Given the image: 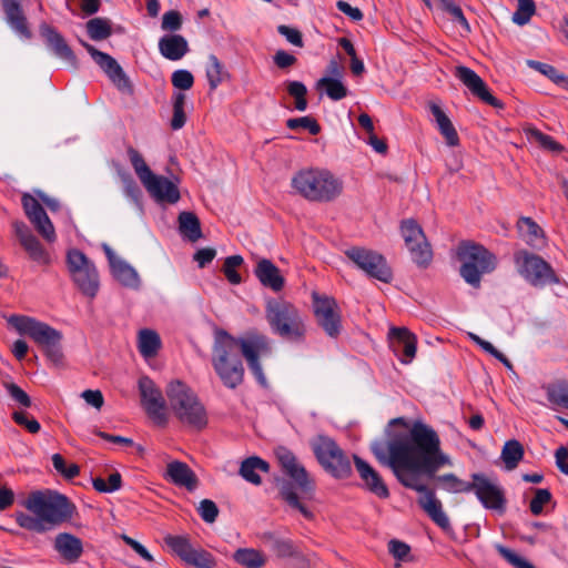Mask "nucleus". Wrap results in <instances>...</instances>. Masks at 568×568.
I'll return each mask as SVG.
<instances>
[{
    "mask_svg": "<svg viewBox=\"0 0 568 568\" xmlns=\"http://www.w3.org/2000/svg\"><path fill=\"white\" fill-rule=\"evenodd\" d=\"M371 450L382 465L392 469L403 486L420 494L417 503L436 525L443 529L450 527L440 500L422 481V475L435 479L443 489L455 494L469 493L470 481L462 480L454 474L436 476L443 466L452 465V462L442 452L440 439L432 427L415 422L409 433H396L386 444L374 440Z\"/></svg>",
    "mask_w": 568,
    "mask_h": 568,
    "instance_id": "1",
    "label": "nucleus"
},
{
    "mask_svg": "<svg viewBox=\"0 0 568 568\" xmlns=\"http://www.w3.org/2000/svg\"><path fill=\"white\" fill-rule=\"evenodd\" d=\"M22 505L32 515L17 513V524L38 534L69 523L75 511V506L67 496L53 490L31 491Z\"/></svg>",
    "mask_w": 568,
    "mask_h": 568,
    "instance_id": "2",
    "label": "nucleus"
},
{
    "mask_svg": "<svg viewBox=\"0 0 568 568\" xmlns=\"http://www.w3.org/2000/svg\"><path fill=\"white\" fill-rule=\"evenodd\" d=\"M212 366L222 384L235 389L244 381V365L237 353L235 337L226 331H219L212 347Z\"/></svg>",
    "mask_w": 568,
    "mask_h": 568,
    "instance_id": "3",
    "label": "nucleus"
},
{
    "mask_svg": "<svg viewBox=\"0 0 568 568\" xmlns=\"http://www.w3.org/2000/svg\"><path fill=\"white\" fill-rule=\"evenodd\" d=\"M165 392L171 410L183 425L196 430L207 425L206 409L189 385L172 381Z\"/></svg>",
    "mask_w": 568,
    "mask_h": 568,
    "instance_id": "4",
    "label": "nucleus"
},
{
    "mask_svg": "<svg viewBox=\"0 0 568 568\" xmlns=\"http://www.w3.org/2000/svg\"><path fill=\"white\" fill-rule=\"evenodd\" d=\"M294 191L311 202H331L343 191V183L327 170H301L292 178Z\"/></svg>",
    "mask_w": 568,
    "mask_h": 568,
    "instance_id": "5",
    "label": "nucleus"
},
{
    "mask_svg": "<svg viewBox=\"0 0 568 568\" xmlns=\"http://www.w3.org/2000/svg\"><path fill=\"white\" fill-rule=\"evenodd\" d=\"M8 322L19 334L28 335L42 349L50 362L54 365L62 364V333L60 331L47 323L23 315H12Z\"/></svg>",
    "mask_w": 568,
    "mask_h": 568,
    "instance_id": "6",
    "label": "nucleus"
},
{
    "mask_svg": "<svg viewBox=\"0 0 568 568\" xmlns=\"http://www.w3.org/2000/svg\"><path fill=\"white\" fill-rule=\"evenodd\" d=\"M266 320L273 331L288 342L300 343L305 335V325L298 310L282 300H270L266 305Z\"/></svg>",
    "mask_w": 568,
    "mask_h": 568,
    "instance_id": "7",
    "label": "nucleus"
},
{
    "mask_svg": "<svg viewBox=\"0 0 568 568\" xmlns=\"http://www.w3.org/2000/svg\"><path fill=\"white\" fill-rule=\"evenodd\" d=\"M457 256L462 262V277L474 287H479L483 274L490 273L496 267L495 255L483 245L473 242H462Z\"/></svg>",
    "mask_w": 568,
    "mask_h": 568,
    "instance_id": "8",
    "label": "nucleus"
},
{
    "mask_svg": "<svg viewBox=\"0 0 568 568\" xmlns=\"http://www.w3.org/2000/svg\"><path fill=\"white\" fill-rule=\"evenodd\" d=\"M311 447L320 465L333 477L351 476V460L333 438L318 435L312 439Z\"/></svg>",
    "mask_w": 568,
    "mask_h": 568,
    "instance_id": "9",
    "label": "nucleus"
},
{
    "mask_svg": "<svg viewBox=\"0 0 568 568\" xmlns=\"http://www.w3.org/2000/svg\"><path fill=\"white\" fill-rule=\"evenodd\" d=\"M235 343L237 345L239 355H243L257 383L265 387L267 381L263 373L260 358L268 356L272 353L268 338L260 333H247L243 337H235Z\"/></svg>",
    "mask_w": 568,
    "mask_h": 568,
    "instance_id": "10",
    "label": "nucleus"
},
{
    "mask_svg": "<svg viewBox=\"0 0 568 568\" xmlns=\"http://www.w3.org/2000/svg\"><path fill=\"white\" fill-rule=\"evenodd\" d=\"M67 264L71 277L82 294L94 297L99 291V274L94 264L79 250H70Z\"/></svg>",
    "mask_w": 568,
    "mask_h": 568,
    "instance_id": "11",
    "label": "nucleus"
},
{
    "mask_svg": "<svg viewBox=\"0 0 568 568\" xmlns=\"http://www.w3.org/2000/svg\"><path fill=\"white\" fill-rule=\"evenodd\" d=\"M345 255L369 277L383 283H390L393 272L386 258L376 251L353 246L345 251Z\"/></svg>",
    "mask_w": 568,
    "mask_h": 568,
    "instance_id": "12",
    "label": "nucleus"
},
{
    "mask_svg": "<svg viewBox=\"0 0 568 568\" xmlns=\"http://www.w3.org/2000/svg\"><path fill=\"white\" fill-rule=\"evenodd\" d=\"M515 261L519 273L534 286H545L559 282L550 264L536 254L521 251L515 255Z\"/></svg>",
    "mask_w": 568,
    "mask_h": 568,
    "instance_id": "13",
    "label": "nucleus"
},
{
    "mask_svg": "<svg viewBox=\"0 0 568 568\" xmlns=\"http://www.w3.org/2000/svg\"><path fill=\"white\" fill-rule=\"evenodd\" d=\"M400 234L413 262L426 267L433 258V251L422 226L413 219L403 220Z\"/></svg>",
    "mask_w": 568,
    "mask_h": 568,
    "instance_id": "14",
    "label": "nucleus"
},
{
    "mask_svg": "<svg viewBox=\"0 0 568 568\" xmlns=\"http://www.w3.org/2000/svg\"><path fill=\"white\" fill-rule=\"evenodd\" d=\"M165 545L182 561L196 568H214V557L201 547H194L187 536L168 535Z\"/></svg>",
    "mask_w": 568,
    "mask_h": 568,
    "instance_id": "15",
    "label": "nucleus"
},
{
    "mask_svg": "<svg viewBox=\"0 0 568 568\" xmlns=\"http://www.w3.org/2000/svg\"><path fill=\"white\" fill-rule=\"evenodd\" d=\"M473 491L480 504L487 509L504 511L506 498L503 487L497 480L483 473L471 474L469 493Z\"/></svg>",
    "mask_w": 568,
    "mask_h": 568,
    "instance_id": "16",
    "label": "nucleus"
},
{
    "mask_svg": "<svg viewBox=\"0 0 568 568\" xmlns=\"http://www.w3.org/2000/svg\"><path fill=\"white\" fill-rule=\"evenodd\" d=\"M313 307L318 326L329 337H337L342 329V316L335 298L314 293Z\"/></svg>",
    "mask_w": 568,
    "mask_h": 568,
    "instance_id": "17",
    "label": "nucleus"
},
{
    "mask_svg": "<svg viewBox=\"0 0 568 568\" xmlns=\"http://www.w3.org/2000/svg\"><path fill=\"white\" fill-rule=\"evenodd\" d=\"M274 454L283 470L296 485L303 494H311L314 491V481L310 477L305 467L298 462L297 457L288 448L278 446L275 448Z\"/></svg>",
    "mask_w": 568,
    "mask_h": 568,
    "instance_id": "18",
    "label": "nucleus"
},
{
    "mask_svg": "<svg viewBox=\"0 0 568 568\" xmlns=\"http://www.w3.org/2000/svg\"><path fill=\"white\" fill-rule=\"evenodd\" d=\"M139 389L142 405L149 417L158 425H165L168 422L166 404L161 389L148 376L139 379Z\"/></svg>",
    "mask_w": 568,
    "mask_h": 568,
    "instance_id": "19",
    "label": "nucleus"
},
{
    "mask_svg": "<svg viewBox=\"0 0 568 568\" xmlns=\"http://www.w3.org/2000/svg\"><path fill=\"white\" fill-rule=\"evenodd\" d=\"M85 50L89 52L93 61L103 70L110 81L123 93L131 94L133 87L130 79L123 71L118 61L108 53L99 51L93 45L82 42Z\"/></svg>",
    "mask_w": 568,
    "mask_h": 568,
    "instance_id": "20",
    "label": "nucleus"
},
{
    "mask_svg": "<svg viewBox=\"0 0 568 568\" xmlns=\"http://www.w3.org/2000/svg\"><path fill=\"white\" fill-rule=\"evenodd\" d=\"M455 77L463 82L468 90L483 102L503 109L504 103L495 98L488 90L483 79L470 68L458 65L455 68Z\"/></svg>",
    "mask_w": 568,
    "mask_h": 568,
    "instance_id": "21",
    "label": "nucleus"
},
{
    "mask_svg": "<svg viewBox=\"0 0 568 568\" xmlns=\"http://www.w3.org/2000/svg\"><path fill=\"white\" fill-rule=\"evenodd\" d=\"M389 346L398 359L408 364L416 355L417 338L406 327H390L388 332Z\"/></svg>",
    "mask_w": 568,
    "mask_h": 568,
    "instance_id": "22",
    "label": "nucleus"
},
{
    "mask_svg": "<svg viewBox=\"0 0 568 568\" xmlns=\"http://www.w3.org/2000/svg\"><path fill=\"white\" fill-rule=\"evenodd\" d=\"M39 29L41 37L45 41V44L54 53V55L65 61L69 65L77 68V57L62 34L58 32L55 28L47 23H41Z\"/></svg>",
    "mask_w": 568,
    "mask_h": 568,
    "instance_id": "23",
    "label": "nucleus"
},
{
    "mask_svg": "<svg viewBox=\"0 0 568 568\" xmlns=\"http://www.w3.org/2000/svg\"><path fill=\"white\" fill-rule=\"evenodd\" d=\"M103 251L108 257L111 273L114 278L123 286L134 290L139 288L141 281L135 268L128 264L124 260L118 257L109 245L104 244Z\"/></svg>",
    "mask_w": 568,
    "mask_h": 568,
    "instance_id": "24",
    "label": "nucleus"
},
{
    "mask_svg": "<svg viewBox=\"0 0 568 568\" xmlns=\"http://www.w3.org/2000/svg\"><path fill=\"white\" fill-rule=\"evenodd\" d=\"M143 186L159 203L175 204L181 197L176 184L162 175H152L149 180L144 181Z\"/></svg>",
    "mask_w": 568,
    "mask_h": 568,
    "instance_id": "25",
    "label": "nucleus"
},
{
    "mask_svg": "<svg viewBox=\"0 0 568 568\" xmlns=\"http://www.w3.org/2000/svg\"><path fill=\"white\" fill-rule=\"evenodd\" d=\"M14 230L21 246L32 261L42 265L50 264L51 258L49 253L23 222H16Z\"/></svg>",
    "mask_w": 568,
    "mask_h": 568,
    "instance_id": "26",
    "label": "nucleus"
},
{
    "mask_svg": "<svg viewBox=\"0 0 568 568\" xmlns=\"http://www.w3.org/2000/svg\"><path fill=\"white\" fill-rule=\"evenodd\" d=\"M354 463L361 479L364 481L365 488L378 498H388L389 490L382 476L368 463L356 455H354Z\"/></svg>",
    "mask_w": 568,
    "mask_h": 568,
    "instance_id": "27",
    "label": "nucleus"
},
{
    "mask_svg": "<svg viewBox=\"0 0 568 568\" xmlns=\"http://www.w3.org/2000/svg\"><path fill=\"white\" fill-rule=\"evenodd\" d=\"M164 478L178 487L194 491L199 486V478L191 467L183 462L173 460L168 464Z\"/></svg>",
    "mask_w": 568,
    "mask_h": 568,
    "instance_id": "28",
    "label": "nucleus"
},
{
    "mask_svg": "<svg viewBox=\"0 0 568 568\" xmlns=\"http://www.w3.org/2000/svg\"><path fill=\"white\" fill-rule=\"evenodd\" d=\"M53 549L65 562L74 564L83 554V542L70 532H60L54 538Z\"/></svg>",
    "mask_w": 568,
    "mask_h": 568,
    "instance_id": "29",
    "label": "nucleus"
},
{
    "mask_svg": "<svg viewBox=\"0 0 568 568\" xmlns=\"http://www.w3.org/2000/svg\"><path fill=\"white\" fill-rule=\"evenodd\" d=\"M1 6L10 28L19 36L30 39L32 33L21 7V0H1Z\"/></svg>",
    "mask_w": 568,
    "mask_h": 568,
    "instance_id": "30",
    "label": "nucleus"
},
{
    "mask_svg": "<svg viewBox=\"0 0 568 568\" xmlns=\"http://www.w3.org/2000/svg\"><path fill=\"white\" fill-rule=\"evenodd\" d=\"M254 274L263 286L273 292L282 291L285 285V278L281 275L280 268L267 258H261L257 262Z\"/></svg>",
    "mask_w": 568,
    "mask_h": 568,
    "instance_id": "31",
    "label": "nucleus"
},
{
    "mask_svg": "<svg viewBox=\"0 0 568 568\" xmlns=\"http://www.w3.org/2000/svg\"><path fill=\"white\" fill-rule=\"evenodd\" d=\"M262 540L278 558H300L301 550L288 538H282L274 532H264Z\"/></svg>",
    "mask_w": 568,
    "mask_h": 568,
    "instance_id": "32",
    "label": "nucleus"
},
{
    "mask_svg": "<svg viewBox=\"0 0 568 568\" xmlns=\"http://www.w3.org/2000/svg\"><path fill=\"white\" fill-rule=\"evenodd\" d=\"M161 54L171 61L182 59L189 51L187 41L180 34L164 36L159 41Z\"/></svg>",
    "mask_w": 568,
    "mask_h": 568,
    "instance_id": "33",
    "label": "nucleus"
},
{
    "mask_svg": "<svg viewBox=\"0 0 568 568\" xmlns=\"http://www.w3.org/2000/svg\"><path fill=\"white\" fill-rule=\"evenodd\" d=\"M428 108L434 115L438 130L445 138L447 144L450 146H456L459 143V138L449 118L435 102H429Z\"/></svg>",
    "mask_w": 568,
    "mask_h": 568,
    "instance_id": "34",
    "label": "nucleus"
},
{
    "mask_svg": "<svg viewBox=\"0 0 568 568\" xmlns=\"http://www.w3.org/2000/svg\"><path fill=\"white\" fill-rule=\"evenodd\" d=\"M257 471H262V473L270 471V464L266 460H264L257 456H252V457L244 459L241 463L240 470H239L240 475L246 481L258 486V485H261L262 479H261L260 475L257 474Z\"/></svg>",
    "mask_w": 568,
    "mask_h": 568,
    "instance_id": "35",
    "label": "nucleus"
},
{
    "mask_svg": "<svg viewBox=\"0 0 568 568\" xmlns=\"http://www.w3.org/2000/svg\"><path fill=\"white\" fill-rule=\"evenodd\" d=\"M546 397L551 407H562L568 409V381L559 379L542 386Z\"/></svg>",
    "mask_w": 568,
    "mask_h": 568,
    "instance_id": "36",
    "label": "nucleus"
},
{
    "mask_svg": "<svg viewBox=\"0 0 568 568\" xmlns=\"http://www.w3.org/2000/svg\"><path fill=\"white\" fill-rule=\"evenodd\" d=\"M161 345L160 335L155 331L144 328L139 332L138 347L144 358L154 357L161 348Z\"/></svg>",
    "mask_w": 568,
    "mask_h": 568,
    "instance_id": "37",
    "label": "nucleus"
},
{
    "mask_svg": "<svg viewBox=\"0 0 568 568\" xmlns=\"http://www.w3.org/2000/svg\"><path fill=\"white\" fill-rule=\"evenodd\" d=\"M179 231L190 242H196L202 237L200 220L192 212H181L179 214Z\"/></svg>",
    "mask_w": 568,
    "mask_h": 568,
    "instance_id": "38",
    "label": "nucleus"
},
{
    "mask_svg": "<svg viewBox=\"0 0 568 568\" xmlns=\"http://www.w3.org/2000/svg\"><path fill=\"white\" fill-rule=\"evenodd\" d=\"M233 559L244 568H263L266 564L265 555L254 548H239L233 554Z\"/></svg>",
    "mask_w": 568,
    "mask_h": 568,
    "instance_id": "39",
    "label": "nucleus"
},
{
    "mask_svg": "<svg viewBox=\"0 0 568 568\" xmlns=\"http://www.w3.org/2000/svg\"><path fill=\"white\" fill-rule=\"evenodd\" d=\"M518 230L525 241L531 246H538L544 241L542 229L530 217H520L517 222Z\"/></svg>",
    "mask_w": 568,
    "mask_h": 568,
    "instance_id": "40",
    "label": "nucleus"
},
{
    "mask_svg": "<svg viewBox=\"0 0 568 568\" xmlns=\"http://www.w3.org/2000/svg\"><path fill=\"white\" fill-rule=\"evenodd\" d=\"M524 454L525 450L523 445L516 439H510L505 443L501 449L500 458L505 463L506 469L513 470L518 466L519 462L524 457Z\"/></svg>",
    "mask_w": 568,
    "mask_h": 568,
    "instance_id": "41",
    "label": "nucleus"
},
{
    "mask_svg": "<svg viewBox=\"0 0 568 568\" xmlns=\"http://www.w3.org/2000/svg\"><path fill=\"white\" fill-rule=\"evenodd\" d=\"M317 89H324L326 95L333 101H339L347 97L348 90L339 79L323 77L316 82Z\"/></svg>",
    "mask_w": 568,
    "mask_h": 568,
    "instance_id": "42",
    "label": "nucleus"
},
{
    "mask_svg": "<svg viewBox=\"0 0 568 568\" xmlns=\"http://www.w3.org/2000/svg\"><path fill=\"white\" fill-rule=\"evenodd\" d=\"M87 32L94 41L104 40L112 33L111 21L106 18H92L87 22Z\"/></svg>",
    "mask_w": 568,
    "mask_h": 568,
    "instance_id": "43",
    "label": "nucleus"
},
{
    "mask_svg": "<svg viewBox=\"0 0 568 568\" xmlns=\"http://www.w3.org/2000/svg\"><path fill=\"white\" fill-rule=\"evenodd\" d=\"M281 497L292 507L297 509L306 519H313V513L305 507L298 499L297 494L294 491L292 484L283 483L280 489Z\"/></svg>",
    "mask_w": 568,
    "mask_h": 568,
    "instance_id": "44",
    "label": "nucleus"
},
{
    "mask_svg": "<svg viewBox=\"0 0 568 568\" xmlns=\"http://www.w3.org/2000/svg\"><path fill=\"white\" fill-rule=\"evenodd\" d=\"M225 72L223 65L216 55L210 54L206 64V78L210 84V89L215 90L223 81Z\"/></svg>",
    "mask_w": 568,
    "mask_h": 568,
    "instance_id": "45",
    "label": "nucleus"
},
{
    "mask_svg": "<svg viewBox=\"0 0 568 568\" xmlns=\"http://www.w3.org/2000/svg\"><path fill=\"white\" fill-rule=\"evenodd\" d=\"M128 156L131 162V165L133 166L142 184L144 183V181L149 180L152 175H154L149 165L145 163L142 154L138 150L130 146L128 149Z\"/></svg>",
    "mask_w": 568,
    "mask_h": 568,
    "instance_id": "46",
    "label": "nucleus"
},
{
    "mask_svg": "<svg viewBox=\"0 0 568 568\" xmlns=\"http://www.w3.org/2000/svg\"><path fill=\"white\" fill-rule=\"evenodd\" d=\"M186 103V95L183 92H175L173 94V116L171 119V128L180 130L186 122L184 106Z\"/></svg>",
    "mask_w": 568,
    "mask_h": 568,
    "instance_id": "47",
    "label": "nucleus"
},
{
    "mask_svg": "<svg viewBox=\"0 0 568 568\" xmlns=\"http://www.w3.org/2000/svg\"><path fill=\"white\" fill-rule=\"evenodd\" d=\"M31 224L34 226L37 232L48 242H53L55 240V231L52 222L50 221L48 214L44 212V216L41 214L33 215L28 217Z\"/></svg>",
    "mask_w": 568,
    "mask_h": 568,
    "instance_id": "48",
    "label": "nucleus"
},
{
    "mask_svg": "<svg viewBox=\"0 0 568 568\" xmlns=\"http://www.w3.org/2000/svg\"><path fill=\"white\" fill-rule=\"evenodd\" d=\"M286 90L288 94L295 99V109L298 111H305L307 109V89L305 84L300 81H287Z\"/></svg>",
    "mask_w": 568,
    "mask_h": 568,
    "instance_id": "49",
    "label": "nucleus"
},
{
    "mask_svg": "<svg viewBox=\"0 0 568 568\" xmlns=\"http://www.w3.org/2000/svg\"><path fill=\"white\" fill-rule=\"evenodd\" d=\"M93 488L99 493H113L121 488L122 477L118 471L112 473L108 480L97 477L92 480Z\"/></svg>",
    "mask_w": 568,
    "mask_h": 568,
    "instance_id": "50",
    "label": "nucleus"
},
{
    "mask_svg": "<svg viewBox=\"0 0 568 568\" xmlns=\"http://www.w3.org/2000/svg\"><path fill=\"white\" fill-rule=\"evenodd\" d=\"M528 138L537 142L540 146L552 152H560L564 148L550 135L542 133L536 128L528 129Z\"/></svg>",
    "mask_w": 568,
    "mask_h": 568,
    "instance_id": "51",
    "label": "nucleus"
},
{
    "mask_svg": "<svg viewBox=\"0 0 568 568\" xmlns=\"http://www.w3.org/2000/svg\"><path fill=\"white\" fill-rule=\"evenodd\" d=\"M242 263L243 257L241 255H231L225 258L223 273L231 284L237 285L242 282L241 275L235 270Z\"/></svg>",
    "mask_w": 568,
    "mask_h": 568,
    "instance_id": "52",
    "label": "nucleus"
},
{
    "mask_svg": "<svg viewBox=\"0 0 568 568\" xmlns=\"http://www.w3.org/2000/svg\"><path fill=\"white\" fill-rule=\"evenodd\" d=\"M536 10L532 0H518V7L513 16V21L518 26H524L529 22Z\"/></svg>",
    "mask_w": 568,
    "mask_h": 568,
    "instance_id": "53",
    "label": "nucleus"
},
{
    "mask_svg": "<svg viewBox=\"0 0 568 568\" xmlns=\"http://www.w3.org/2000/svg\"><path fill=\"white\" fill-rule=\"evenodd\" d=\"M286 126L291 130L305 129L313 135H316L321 132V125L312 116L288 119L286 121Z\"/></svg>",
    "mask_w": 568,
    "mask_h": 568,
    "instance_id": "54",
    "label": "nucleus"
},
{
    "mask_svg": "<svg viewBox=\"0 0 568 568\" xmlns=\"http://www.w3.org/2000/svg\"><path fill=\"white\" fill-rule=\"evenodd\" d=\"M440 3L454 22L458 23L466 32H470V26L459 6L455 4L453 0H440Z\"/></svg>",
    "mask_w": 568,
    "mask_h": 568,
    "instance_id": "55",
    "label": "nucleus"
},
{
    "mask_svg": "<svg viewBox=\"0 0 568 568\" xmlns=\"http://www.w3.org/2000/svg\"><path fill=\"white\" fill-rule=\"evenodd\" d=\"M54 469L65 479H73L80 474V467L77 464L67 465L64 458L60 454L52 456Z\"/></svg>",
    "mask_w": 568,
    "mask_h": 568,
    "instance_id": "56",
    "label": "nucleus"
},
{
    "mask_svg": "<svg viewBox=\"0 0 568 568\" xmlns=\"http://www.w3.org/2000/svg\"><path fill=\"white\" fill-rule=\"evenodd\" d=\"M495 548H496L497 552L515 568H535V566L532 564H530L523 557L518 556L511 549H509L500 544H497L495 546Z\"/></svg>",
    "mask_w": 568,
    "mask_h": 568,
    "instance_id": "57",
    "label": "nucleus"
},
{
    "mask_svg": "<svg viewBox=\"0 0 568 568\" xmlns=\"http://www.w3.org/2000/svg\"><path fill=\"white\" fill-rule=\"evenodd\" d=\"M552 496L549 489L537 488L535 489V496L530 500L529 509L531 514L538 516L542 513L544 506L550 503Z\"/></svg>",
    "mask_w": 568,
    "mask_h": 568,
    "instance_id": "58",
    "label": "nucleus"
},
{
    "mask_svg": "<svg viewBox=\"0 0 568 568\" xmlns=\"http://www.w3.org/2000/svg\"><path fill=\"white\" fill-rule=\"evenodd\" d=\"M12 419L31 434L40 432L41 426L37 419L31 417L26 410H16L12 413Z\"/></svg>",
    "mask_w": 568,
    "mask_h": 568,
    "instance_id": "59",
    "label": "nucleus"
},
{
    "mask_svg": "<svg viewBox=\"0 0 568 568\" xmlns=\"http://www.w3.org/2000/svg\"><path fill=\"white\" fill-rule=\"evenodd\" d=\"M3 387L8 392L11 399L18 403L20 406L26 408L31 406L32 403L30 396L19 385L12 382H6L3 383Z\"/></svg>",
    "mask_w": 568,
    "mask_h": 568,
    "instance_id": "60",
    "label": "nucleus"
},
{
    "mask_svg": "<svg viewBox=\"0 0 568 568\" xmlns=\"http://www.w3.org/2000/svg\"><path fill=\"white\" fill-rule=\"evenodd\" d=\"M197 511L201 518L207 524L214 523L219 516V508L211 499L201 500Z\"/></svg>",
    "mask_w": 568,
    "mask_h": 568,
    "instance_id": "61",
    "label": "nucleus"
},
{
    "mask_svg": "<svg viewBox=\"0 0 568 568\" xmlns=\"http://www.w3.org/2000/svg\"><path fill=\"white\" fill-rule=\"evenodd\" d=\"M171 81L179 90H189L194 83L193 74L187 70H176L172 73Z\"/></svg>",
    "mask_w": 568,
    "mask_h": 568,
    "instance_id": "62",
    "label": "nucleus"
},
{
    "mask_svg": "<svg viewBox=\"0 0 568 568\" xmlns=\"http://www.w3.org/2000/svg\"><path fill=\"white\" fill-rule=\"evenodd\" d=\"M21 203L27 217H31L37 214L44 216V209L39 201L29 193H24L21 197Z\"/></svg>",
    "mask_w": 568,
    "mask_h": 568,
    "instance_id": "63",
    "label": "nucleus"
},
{
    "mask_svg": "<svg viewBox=\"0 0 568 568\" xmlns=\"http://www.w3.org/2000/svg\"><path fill=\"white\" fill-rule=\"evenodd\" d=\"M182 27V16L176 10H170L162 17L161 28L165 31H178Z\"/></svg>",
    "mask_w": 568,
    "mask_h": 568,
    "instance_id": "64",
    "label": "nucleus"
}]
</instances>
